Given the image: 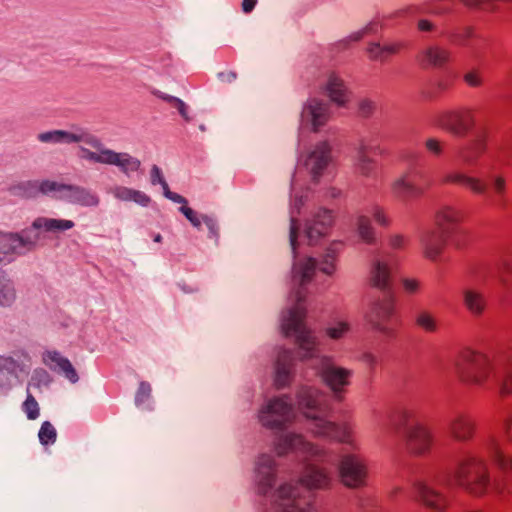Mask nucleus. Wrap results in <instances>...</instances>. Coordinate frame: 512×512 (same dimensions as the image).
Masks as SVG:
<instances>
[{"instance_id":"1a4fd4ad","label":"nucleus","mask_w":512,"mask_h":512,"mask_svg":"<svg viewBox=\"0 0 512 512\" xmlns=\"http://www.w3.org/2000/svg\"><path fill=\"white\" fill-rule=\"evenodd\" d=\"M302 299L300 291H294L290 294L289 305L285 308L279 318V329L285 336H291L298 333L301 329H305L303 319L305 317V309L299 303Z\"/></svg>"},{"instance_id":"4d7b16f0","label":"nucleus","mask_w":512,"mask_h":512,"mask_svg":"<svg viewBox=\"0 0 512 512\" xmlns=\"http://www.w3.org/2000/svg\"><path fill=\"white\" fill-rule=\"evenodd\" d=\"M180 211L184 214V216L190 221V223L194 227H197V228L200 227L201 221L196 216L195 212L191 208H189L188 206H182L180 208Z\"/></svg>"},{"instance_id":"9b49d317","label":"nucleus","mask_w":512,"mask_h":512,"mask_svg":"<svg viewBox=\"0 0 512 512\" xmlns=\"http://www.w3.org/2000/svg\"><path fill=\"white\" fill-rule=\"evenodd\" d=\"M315 370L322 381L334 392L337 393L348 384L351 372L341 366L334 364L332 357L320 356Z\"/></svg>"},{"instance_id":"8fccbe9b","label":"nucleus","mask_w":512,"mask_h":512,"mask_svg":"<svg viewBox=\"0 0 512 512\" xmlns=\"http://www.w3.org/2000/svg\"><path fill=\"white\" fill-rule=\"evenodd\" d=\"M161 98L164 101H166V102L172 104L174 107H176L178 109L179 113L181 114V116L186 121L190 120V117L187 112V106L183 100H181L177 97L171 96V95H162Z\"/></svg>"},{"instance_id":"a19ab883","label":"nucleus","mask_w":512,"mask_h":512,"mask_svg":"<svg viewBox=\"0 0 512 512\" xmlns=\"http://www.w3.org/2000/svg\"><path fill=\"white\" fill-rule=\"evenodd\" d=\"M392 191L401 198L416 197L423 193L421 188L408 182L404 177L399 178L393 183Z\"/></svg>"},{"instance_id":"052dcab7","label":"nucleus","mask_w":512,"mask_h":512,"mask_svg":"<svg viewBox=\"0 0 512 512\" xmlns=\"http://www.w3.org/2000/svg\"><path fill=\"white\" fill-rule=\"evenodd\" d=\"M298 225L297 223L292 219L290 223V229H289V240H290V246L292 249L293 254H296V238L298 233Z\"/></svg>"},{"instance_id":"4468645a","label":"nucleus","mask_w":512,"mask_h":512,"mask_svg":"<svg viewBox=\"0 0 512 512\" xmlns=\"http://www.w3.org/2000/svg\"><path fill=\"white\" fill-rule=\"evenodd\" d=\"M446 427L454 440L467 442L474 436L476 422L471 414L457 410L447 417Z\"/></svg>"},{"instance_id":"6ab92c4d","label":"nucleus","mask_w":512,"mask_h":512,"mask_svg":"<svg viewBox=\"0 0 512 512\" xmlns=\"http://www.w3.org/2000/svg\"><path fill=\"white\" fill-rule=\"evenodd\" d=\"M407 245L408 239L403 234L392 233L389 235L386 243V278L403 259Z\"/></svg>"},{"instance_id":"5fc2aeb1","label":"nucleus","mask_w":512,"mask_h":512,"mask_svg":"<svg viewBox=\"0 0 512 512\" xmlns=\"http://www.w3.org/2000/svg\"><path fill=\"white\" fill-rule=\"evenodd\" d=\"M464 81L470 87H479L483 82L481 73L477 70H471L465 73Z\"/></svg>"},{"instance_id":"473e14b6","label":"nucleus","mask_w":512,"mask_h":512,"mask_svg":"<svg viewBox=\"0 0 512 512\" xmlns=\"http://www.w3.org/2000/svg\"><path fill=\"white\" fill-rule=\"evenodd\" d=\"M291 357V351L289 349L281 348L277 352L274 366V384L278 388L285 387L291 377L290 367L286 361Z\"/></svg>"},{"instance_id":"e2e57ef3","label":"nucleus","mask_w":512,"mask_h":512,"mask_svg":"<svg viewBox=\"0 0 512 512\" xmlns=\"http://www.w3.org/2000/svg\"><path fill=\"white\" fill-rule=\"evenodd\" d=\"M502 429L506 433L508 439L512 442V410L509 411L503 419Z\"/></svg>"},{"instance_id":"58836bf2","label":"nucleus","mask_w":512,"mask_h":512,"mask_svg":"<svg viewBox=\"0 0 512 512\" xmlns=\"http://www.w3.org/2000/svg\"><path fill=\"white\" fill-rule=\"evenodd\" d=\"M17 293L12 281L4 272L0 273V306L10 307L16 300Z\"/></svg>"},{"instance_id":"f8f14e48","label":"nucleus","mask_w":512,"mask_h":512,"mask_svg":"<svg viewBox=\"0 0 512 512\" xmlns=\"http://www.w3.org/2000/svg\"><path fill=\"white\" fill-rule=\"evenodd\" d=\"M37 239L17 233H0V264L12 260L15 254L33 250Z\"/></svg>"},{"instance_id":"ea45409f","label":"nucleus","mask_w":512,"mask_h":512,"mask_svg":"<svg viewBox=\"0 0 512 512\" xmlns=\"http://www.w3.org/2000/svg\"><path fill=\"white\" fill-rule=\"evenodd\" d=\"M392 191L401 198L416 197L423 193L421 188L408 182L404 177L399 178L393 183Z\"/></svg>"},{"instance_id":"72a5a7b5","label":"nucleus","mask_w":512,"mask_h":512,"mask_svg":"<svg viewBox=\"0 0 512 512\" xmlns=\"http://www.w3.org/2000/svg\"><path fill=\"white\" fill-rule=\"evenodd\" d=\"M74 226L75 223L72 220L48 217H38L32 223L34 229L43 230L47 233L64 232L74 228Z\"/></svg>"},{"instance_id":"6e6d98bb","label":"nucleus","mask_w":512,"mask_h":512,"mask_svg":"<svg viewBox=\"0 0 512 512\" xmlns=\"http://www.w3.org/2000/svg\"><path fill=\"white\" fill-rule=\"evenodd\" d=\"M319 265L320 270L327 275H331L335 271L334 259L330 255L325 256Z\"/></svg>"},{"instance_id":"c756f323","label":"nucleus","mask_w":512,"mask_h":512,"mask_svg":"<svg viewBox=\"0 0 512 512\" xmlns=\"http://www.w3.org/2000/svg\"><path fill=\"white\" fill-rule=\"evenodd\" d=\"M317 261L315 258L305 255L295 260L292 267V279L295 283L303 285L313 278Z\"/></svg>"},{"instance_id":"5701e85b","label":"nucleus","mask_w":512,"mask_h":512,"mask_svg":"<svg viewBox=\"0 0 512 512\" xmlns=\"http://www.w3.org/2000/svg\"><path fill=\"white\" fill-rule=\"evenodd\" d=\"M293 336L301 360H309L317 356L320 339L310 328L301 329Z\"/></svg>"},{"instance_id":"69168bd1","label":"nucleus","mask_w":512,"mask_h":512,"mask_svg":"<svg viewBox=\"0 0 512 512\" xmlns=\"http://www.w3.org/2000/svg\"><path fill=\"white\" fill-rule=\"evenodd\" d=\"M417 27L422 32H432L435 30V24L427 19H420L417 23Z\"/></svg>"},{"instance_id":"aec40b11","label":"nucleus","mask_w":512,"mask_h":512,"mask_svg":"<svg viewBox=\"0 0 512 512\" xmlns=\"http://www.w3.org/2000/svg\"><path fill=\"white\" fill-rule=\"evenodd\" d=\"M332 224V216L326 209H319L306 221L304 234L309 245L317 243Z\"/></svg>"},{"instance_id":"20e7f679","label":"nucleus","mask_w":512,"mask_h":512,"mask_svg":"<svg viewBox=\"0 0 512 512\" xmlns=\"http://www.w3.org/2000/svg\"><path fill=\"white\" fill-rule=\"evenodd\" d=\"M442 183L457 184L466 187L475 195H489L491 201L500 209L507 205V180L502 174H493L488 183L480 177L462 171H450L443 175Z\"/></svg>"},{"instance_id":"f704fd0d","label":"nucleus","mask_w":512,"mask_h":512,"mask_svg":"<svg viewBox=\"0 0 512 512\" xmlns=\"http://www.w3.org/2000/svg\"><path fill=\"white\" fill-rule=\"evenodd\" d=\"M327 481L328 477L324 470L315 466H307L299 477L300 484L309 490L320 489Z\"/></svg>"},{"instance_id":"338daca9","label":"nucleus","mask_w":512,"mask_h":512,"mask_svg":"<svg viewBox=\"0 0 512 512\" xmlns=\"http://www.w3.org/2000/svg\"><path fill=\"white\" fill-rule=\"evenodd\" d=\"M151 181L153 184H161L165 181L162 172L158 166H153L151 168Z\"/></svg>"},{"instance_id":"774afa93","label":"nucleus","mask_w":512,"mask_h":512,"mask_svg":"<svg viewBox=\"0 0 512 512\" xmlns=\"http://www.w3.org/2000/svg\"><path fill=\"white\" fill-rule=\"evenodd\" d=\"M202 220L204 221V223L209 228L211 234L216 237L217 236V224H216V222L212 218H210L208 216H203Z\"/></svg>"},{"instance_id":"e433bc0d","label":"nucleus","mask_w":512,"mask_h":512,"mask_svg":"<svg viewBox=\"0 0 512 512\" xmlns=\"http://www.w3.org/2000/svg\"><path fill=\"white\" fill-rule=\"evenodd\" d=\"M283 449L282 452L288 450H299L311 455H319L321 450L313 443L305 440L301 435L298 434H287L283 438Z\"/></svg>"},{"instance_id":"cd10ccee","label":"nucleus","mask_w":512,"mask_h":512,"mask_svg":"<svg viewBox=\"0 0 512 512\" xmlns=\"http://www.w3.org/2000/svg\"><path fill=\"white\" fill-rule=\"evenodd\" d=\"M28 366L10 356H0V388L11 386L10 376L18 378L20 374H27Z\"/></svg>"},{"instance_id":"4c0bfd02","label":"nucleus","mask_w":512,"mask_h":512,"mask_svg":"<svg viewBox=\"0 0 512 512\" xmlns=\"http://www.w3.org/2000/svg\"><path fill=\"white\" fill-rule=\"evenodd\" d=\"M36 192L43 195H55L59 194L61 199L67 194L69 184L58 182L54 180H40L29 184Z\"/></svg>"},{"instance_id":"09e8293b","label":"nucleus","mask_w":512,"mask_h":512,"mask_svg":"<svg viewBox=\"0 0 512 512\" xmlns=\"http://www.w3.org/2000/svg\"><path fill=\"white\" fill-rule=\"evenodd\" d=\"M358 235L363 241L368 243L374 239L371 223L365 218H360L358 221Z\"/></svg>"},{"instance_id":"bb28decb","label":"nucleus","mask_w":512,"mask_h":512,"mask_svg":"<svg viewBox=\"0 0 512 512\" xmlns=\"http://www.w3.org/2000/svg\"><path fill=\"white\" fill-rule=\"evenodd\" d=\"M483 449L501 470H512V458H509L502 452L499 440L495 433L487 435L483 441Z\"/></svg>"},{"instance_id":"4be33fe9","label":"nucleus","mask_w":512,"mask_h":512,"mask_svg":"<svg viewBox=\"0 0 512 512\" xmlns=\"http://www.w3.org/2000/svg\"><path fill=\"white\" fill-rule=\"evenodd\" d=\"M475 125L474 115L471 111L453 112L447 115L443 127L454 136H465Z\"/></svg>"},{"instance_id":"c85d7f7f","label":"nucleus","mask_w":512,"mask_h":512,"mask_svg":"<svg viewBox=\"0 0 512 512\" xmlns=\"http://www.w3.org/2000/svg\"><path fill=\"white\" fill-rule=\"evenodd\" d=\"M323 90L329 99L338 106H344L347 102V89L344 81L335 73L327 75Z\"/></svg>"},{"instance_id":"37998d69","label":"nucleus","mask_w":512,"mask_h":512,"mask_svg":"<svg viewBox=\"0 0 512 512\" xmlns=\"http://www.w3.org/2000/svg\"><path fill=\"white\" fill-rule=\"evenodd\" d=\"M415 323L422 330L434 333L438 330V321L435 315L429 310H420L415 315Z\"/></svg>"},{"instance_id":"f3484780","label":"nucleus","mask_w":512,"mask_h":512,"mask_svg":"<svg viewBox=\"0 0 512 512\" xmlns=\"http://www.w3.org/2000/svg\"><path fill=\"white\" fill-rule=\"evenodd\" d=\"M488 132L479 129L474 138L459 151V157L467 167H476L482 155L487 151Z\"/></svg>"},{"instance_id":"39448f33","label":"nucleus","mask_w":512,"mask_h":512,"mask_svg":"<svg viewBox=\"0 0 512 512\" xmlns=\"http://www.w3.org/2000/svg\"><path fill=\"white\" fill-rule=\"evenodd\" d=\"M454 477L456 483L474 495H482L491 487L485 461L477 456H469L459 462Z\"/></svg>"},{"instance_id":"c03bdc74","label":"nucleus","mask_w":512,"mask_h":512,"mask_svg":"<svg viewBox=\"0 0 512 512\" xmlns=\"http://www.w3.org/2000/svg\"><path fill=\"white\" fill-rule=\"evenodd\" d=\"M427 61L434 66H441L449 60L450 52L447 49L434 46L424 51Z\"/></svg>"},{"instance_id":"a211bd4d","label":"nucleus","mask_w":512,"mask_h":512,"mask_svg":"<svg viewBox=\"0 0 512 512\" xmlns=\"http://www.w3.org/2000/svg\"><path fill=\"white\" fill-rule=\"evenodd\" d=\"M274 461L268 455L259 456L254 464L253 485L256 493L266 494L274 481Z\"/></svg>"},{"instance_id":"bf43d9fd","label":"nucleus","mask_w":512,"mask_h":512,"mask_svg":"<svg viewBox=\"0 0 512 512\" xmlns=\"http://www.w3.org/2000/svg\"><path fill=\"white\" fill-rule=\"evenodd\" d=\"M151 387L146 382H141L136 395V402L141 403L150 396Z\"/></svg>"},{"instance_id":"c9c22d12","label":"nucleus","mask_w":512,"mask_h":512,"mask_svg":"<svg viewBox=\"0 0 512 512\" xmlns=\"http://www.w3.org/2000/svg\"><path fill=\"white\" fill-rule=\"evenodd\" d=\"M112 195L119 201H132L140 206H148L150 197L140 190L122 185H115L111 189Z\"/></svg>"},{"instance_id":"f03ea898","label":"nucleus","mask_w":512,"mask_h":512,"mask_svg":"<svg viewBox=\"0 0 512 512\" xmlns=\"http://www.w3.org/2000/svg\"><path fill=\"white\" fill-rule=\"evenodd\" d=\"M461 381L468 385L484 387L488 384L504 397L512 394V353L484 354L465 351L456 364Z\"/></svg>"},{"instance_id":"603ef678","label":"nucleus","mask_w":512,"mask_h":512,"mask_svg":"<svg viewBox=\"0 0 512 512\" xmlns=\"http://www.w3.org/2000/svg\"><path fill=\"white\" fill-rule=\"evenodd\" d=\"M473 34L474 32L472 27H465L458 33H452L450 38L453 42L459 45H466L467 40L473 37Z\"/></svg>"},{"instance_id":"b1692460","label":"nucleus","mask_w":512,"mask_h":512,"mask_svg":"<svg viewBox=\"0 0 512 512\" xmlns=\"http://www.w3.org/2000/svg\"><path fill=\"white\" fill-rule=\"evenodd\" d=\"M461 297L464 307L474 317H480L485 312L487 299L481 290L464 287L461 289Z\"/></svg>"},{"instance_id":"dca6fc26","label":"nucleus","mask_w":512,"mask_h":512,"mask_svg":"<svg viewBox=\"0 0 512 512\" xmlns=\"http://www.w3.org/2000/svg\"><path fill=\"white\" fill-rule=\"evenodd\" d=\"M449 235L432 227L423 230L419 235L421 251L425 258L436 261L441 255Z\"/></svg>"},{"instance_id":"680f3d73","label":"nucleus","mask_w":512,"mask_h":512,"mask_svg":"<svg viewBox=\"0 0 512 512\" xmlns=\"http://www.w3.org/2000/svg\"><path fill=\"white\" fill-rule=\"evenodd\" d=\"M367 53L372 60L381 59L383 49L379 43H372L367 48Z\"/></svg>"},{"instance_id":"9d476101","label":"nucleus","mask_w":512,"mask_h":512,"mask_svg":"<svg viewBox=\"0 0 512 512\" xmlns=\"http://www.w3.org/2000/svg\"><path fill=\"white\" fill-rule=\"evenodd\" d=\"M331 161V147L326 141L311 146L303 156L301 164L307 170L311 181L318 183L323 171Z\"/></svg>"},{"instance_id":"79ce46f5","label":"nucleus","mask_w":512,"mask_h":512,"mask_svg":"<svg viewBox=\"0 0 512 512\" xmlns=\"http://www.w3.org/2000/svg\"><path fill=\"white\" fill-rule=\"evenodd\" d=\"M351 332V324L347 320H336L325 328L327 337L339 341L347 337Z\"/></svg>"},{"instance_id":"7c9ffc66","label":"nucleus","mask_w":512,"mask_h":512,"mask_svg":"<svg viewBox=\"0 0 512 512\" xmlns=\"http://www.w3.org/2000/svg\"><path fill=\"white\" fill-rule=\"evenodd\" d=\"M64 200L86 207H95L100 203L99 196L96 193L87 188L70 184Z\"/></svg>"},{"instance_id":"412c9836","label":"nucleus","mask_w":512,"mask_h":512,"mask_svg":"<svg viewBox=\"0 0 512 512\" xmlns=\"http://www.w3.org/2000/svg\"><path fill=\"white\" fill-rule=\"evenodd\" d=\"M339 476L342 483L348 487H356L362 483L364 467L354 456H344L339 463Z\"/></svg>"},{"instance_id":"6e6552de","label":"nucleus","mask_w":512,"mask_h":512,"mask_svg":"<svg viewBox=\"0 0 512 512\" xmlns=\"http://www.w3.org/2000/svg\"><path fill=\"white\" fill-rule=\"evenodd\" d=\"M309 422L310 432L319 438L343 442L349 436V429L344 423H336L319 412H304Z\"/></svg>"},{"instance_id":"f257e3e1","label":"nucleus","mask_w":512,"mask_h":512,"mask_svg":"<svg viewBox=\"0 0 512 512\" xmlns=\"http://www.w3.org/2000/svg\"><path fill=\"white\" fill-rule=\"evenodd\" d=\"M42 143L73 144L83 142L78 147L79 158L90 164L117 167L124 175L130 176L141 168V161L128 152H118L108 148L100 138L81 128L73 130H51L38 134Z\"/></svg>"},{"instance_id":"2f4dec72","label":"nucleus","mask_w":512,"mask_h":512,"mask_svg":"<svg viewBox=\"0 0 512 512\" xmlns=\"http://www.w3.org/2000/svg\"><path fill=\"white\" fill-rule=\"evenodd\" d=\"M459 220L458 211L449 205H442L435 213V227L436 229L451 235L454 227Z\"/></svg>"},{"instance_id":"2eb2a0df","label":"nucleus","mask_w":512,"mask_h":512,"mask_svg":"<svg viewBox=\"0 0 512 512\" xmlns=\"http://www.w3.org/2000/svg\"><path fill=\"white\" fill-rule=\"evenodd\" d=\"M329 116L328 104L320 99L309 98L302 105L300 113L301 122L310 125L314 131L325 125Z\"/></svg>"},{"instance_id":"13d9d810","label":"nucleus","mask_w":512,"mask_h":512,"mask_svg":"<svg viewBox=\"0 0 512 512\" xmlns=\"http://www.w3.org/2000/svg\"><path fill=\"white\" fill-rule=\"evenodd\" d=\"M404 290L409 294H414L419 290L420 283L415 279L403 278L401 280Z\"/></svg>"},{"instance_id":"a878e982","label":"nucleus","mask_w":512,"mask_h":512,"mask_svg":"<svg viewBox=\"0 0 512 512\" xmlns=\"http://www.w3.org/2000/svg\"><path fill=\"white\" fill-rule=\"evenodd\" d=\"M324 393L321 389L313 386H303L296 394L297 404L304 412H319L321 400Z\"/></svg>"},{"instance_id":"49530a36","label":"nucleus","mask_w":512,"mask_h":512,"mask_svg":"<svg viewBox=\"0 0 512 512\" xmlns=\"http://www.w3.org/2000/svg\"><path fill=\"white\" fill-rule=\"evenodd\" d=\"M57 433L55 427L49 422L44 421L38 432V438L42 445L53 444L56 441Z\"/></svg>"},{"instance_id":"de8ad7c7","label":"nucleus","mask_w":512,"mask_h":512,"mask_svg":"<svg viewBox=\"0 0 512 512\" xmlns=\"http://www.w3.org/2000/svg\"><path fill=\"white\" fill-rule=\"evenodd\" d=\"M384 281V267L380 260H376L370 270L369 284L374 288L381 289Z\"/></svg>"},{"instance_id":"7ed1b4c3","label":"nucleus","mask_w":512,"mask_h":512,"mask_svg":"<svg viewBox=\"0 0 512 512\" xmlns=\"http://www.w3.org/2000/svg\"><path fill=\"white\" fill-rule=\"evenodd\" d=\"M391 425L402 438L408 454L414 457H422L429 453L434 436L425 423L419 420L410 421V415L407 411H399L391 419Z\"/></svg>"},{"instance_id":"ddd939ff","label":"nucleus","mask_w":512,"mask_h":512,"mask_svg":"<svg viewBox=\"0 0 512 512\" xmlns=\"http://www.w3.org/2000/svg\"><path fill=\"white\" fill-rule=\"evenodd\" d=\"M275 505L278 512H306L309 507L302 497V491L293 483H286L278 488Z\"/></svg>"},{"instance_id":"393cba45","label":"nucleus","mask_w":512,"mask_h":512,"mask_svg":"<svg viewBox=\"0 0 512 512\" xmlns=\"http://www.w3.org/2000/svg\"><path fill=\"white\" fill-rule=\"evenodd\" d=\"M43 363L52 370H59L64 373L72 383L79 380L78 374L69 359L57 351H46L42 356Z\"/></svg>"},{"instance_id":"423d86ee","label":"nucleus","mask_w":512,"mask_h":512,"mask_svg":"<svg viewBox=\"0 0 512 512\" xmlns=\"http://www.w3.org/2000/svg\"><path fill=\"white\" fill-rule=\"evenodd\" d=\"M450 480L445 477L434 479H415L412 484V496L420 505L434 512H445L449 500L442 488L448 486Z\"/></svg>"},{"instance_id":"a18cd8bd","label":"nucleus","mask_w":512,"mask_h":512,"mask_svg":"<svg viewBox=\"0 0 512 512\" xmlns=\"http://www.w3.org/2000/svg\"><path fill=\"white\" fill-rule=\"evenodd\" d=\"M30 384L26 389V399L23 402V410L29 420H35L40 415L39 405L34 398V396L30 392Z\"/></svg>"},{"instance_id":"864d4df0","label":"nucleus","mask_w":512,"mask_h":512,"mask_svg":"<svg viewBox=\"0 0 512 512\" xmlns=\"http://www.w3.org/2000/svg\"><path fill=\"white\" fill-rule=\"evenodd\" d=\"M372 159L365 153L359 152L355 160V167L363 174H366L370 170Z\"/></svg>"},{"instance_id":"0e129e2a","label":"nucleus","mask_w":512,"mask_h":512,"mask_svg":"<svg viewBox=\"0 0 512 512\" xmlns=\"http://www.w3.org/2000/svg\"><path fill=\"white\" fill-rule=\"evenodd\" d=\"M33 381H36L35 385L39 386L41 382L48 383L49 382V375L44 369H37L34 371Z\"/></svg>"},{"instance_id":"0eeeda50","label":"nucleus","mask_w":512,"mask_h":512,"mask_svg":"<svg viewBox=\"0 0 512 512\" xmlns=\"http://www.w3.org/2000/svg\"><path fill=\"white\" fill-rule=\"evenodd\" d=\"M293 416V406L287 396L267 400L259 409L257 418L267 428H278Z\"/></svg>"},{"instance_id":"3c124183","label":"nucleus","mask_w":512,"mask_h":512,"mask_svg":"<svg viewBox=\"0 0 512 512\" xmlns=\"http://www.w3.org/2000/svg\"><path fill=\"white\" fill-rule=\"evenodd\" d=\"M424 145L429 153L434 156H440L444 150L445 143L437 138H428Z\"/></svg>"}]
</instances>
